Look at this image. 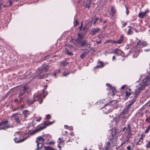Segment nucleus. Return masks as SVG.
I'll return each mask as SVG.
<instances>
[{
    "mask_svg": "<svg viewBox=\"0 0 150 150\" xmlns=\"http://www.w3.org/2000/svg\"><path fill=\"white\" fill-rule=\"evenodd\" d=\"M83 35L81 32L78 33L75 42L81 47H87L90 45V44L86 39H84Z\"/></svg>",
    "mask_w": 150,
    "mask_h": 150,
    "instance_id": "f257e3e1",
    "label": "nucleus"
},
{
    "mask_svg": "<svg viewBox=\"0 0 150 150\" xmlns=\"http://www.w3.org/2000/svg\"><path fill=\"white\" fill-rule=\"evenodd\" d=\"M34 100H31L30 99L27 100V103L29 105H31L33 104L36 100H38L40 104H41L44 98V96L42 94L34 95Z\"/></svg>",
    "mask_w": 150,
    "mask_h": 150,
    "instance_id": "f03ea898",
    "label": "nucleus"
},
{
    "mask_svg": "<svg viewBox=\"0 0 150 150\" xmlns=\"http://www.w3.org/2000/svg\"><path fill=\"white\" fill-rule=\"evenodd\" d=\"M117 139V130L115 129L114 131H112L111 134L109 136V141L112 144H115L116 143Z\"/></svg>",
    "mask_w": 150,
    "mask_h": 150,
    "instance_id": "7ed1b4c3",
    "label": "nucleus"
},
{
    "mask_svg": "<svg viewBox=\"0 0 150 150\" xmlns=\"http://www.w3.org/2000/svg\"><path fill=\"white\" fill-rule=\"evenodd\" d=\"M8 121L7 120H2L0 122V128L1 130H6V129L12 127L11 125H8Z\"/></svg>",
    "mask_w": 150,
    "mask_h": 150,
    "instance_id": "20e7f679",
    "label": "nucleus"
},
{
    "mask_svg": "<svg viewBox=\"0 0 150 150\" xmlns=\"http://www.w3.org/2000/svg\"><path fill=\"white\" fill-rule=\"evenodd\" d=\"M54 121L50 122L49 121H45L41 126L37 127L35 130V132H38L45 128L47 126L52 124Z\"/></svg>",
    "mask_w": 150,
    "mask_h": 150,
    "instance_id": "39448f33",
    "label": "nucleus"
},
{
    "mask_svg": "<svg viewBox=\"0 0 150 150\" xmlns=\"http://www.w3.org/2000/svg\"><path fill=\"white\" fill-rule=\"evenodd\" d=\"M106 85L108 88V90L109 92L108 93V94L112 96L115 95L117 91L115 88L114 87L112 86L109 83H106Z\"/></svg>",
    "mask_w": 150,
    "mask_h": 150,
    "instance_id": "423d86ee",
    "label": "nucleus"
},
{
    "mask_svg": "<svg viewBox=\"0 0 150 150\" xmlns=\"http://www.w3.org/2000/svg\"><path fill=\"white\" fill-rule=\"evenodd\" d=\"M27 91L28 89L26 86L25 85L21 88V92L18 96L21 101L23 99V98H22L21 96H23L24 94H25V93Z\"/></svg>",
    "mask_w": 150,
    "mask_h": 150,
    "instance_id": "0eeeda50",
    "label": "nucleus"
},
{
    "mask_svg": "<svg viewBox=\"0 0 150 150\" xmlns=\"http://www.w3.org/2000/svg\"><path fill=\"white\" fill-rule=\"evenodd\" d=\"M150 78V76L147 75L143 80V84L139 88L140 90L144 89L145 86L148 85L147 83H148L149 81V79Z\"/></svg>",
    "mask_w": 150,
    "mask_h": 150,
    "instance_id": "6e6552de",
    "label": "nucleus"
},
{
    "mask_svg": "<svg viewBox=\"0 0 150 150\" xmlns=\"http://www.w3.org/2000/svg\"><path fill=\"white\" fill-rule=\"evenodd\" d=\"M125 130V133H126L128 136H130L131 134L132 128L128 124L127 126L124 127L122 129V132H124Z\"/></svg>",
    "mask_w": 150,
    "mask_h": 150,
    "instance_id": "1a4fd4ad",
    "label": "nucleus"
},
{
    "mask_svg": "<svg viewBox=\"0 0 150 150\" xmlns=\"http://www.w3.org/2000/svg\"><path fill=\"white\" fill-rule=\"evenodd\" d=\"M50 66L47 64H43L42 65V68L40 70V73L41 74L42 72H47L49 69Z\"/></svg>",
    "mask_w": 150,
    "mask_h": 150,
    "instance_id": "9d476101",
    "label": "nucleus"
},
{
    "mask_svg": "<svg viewBox=\"0 0 150 150\" xmlns=\"http://www.w3.org/2000/svg\"><path fill=\"white\" fill-rule=\"evenodd\" d=\"M15 137L14 140L16 143H20L24 141L25 139L24 138L21 139V135L18 134H15Z\"/></svg>",
    "mask_w": 150,
    "mask_h": 150,
    "instance_id": "9b49d317",
    "label": "nucleus"
},
{
    "mask_svg": "<svg viewBox=\"0 0 150 150\" xmlns=\"http://www.w3.org/2000/svg\"><path fill=\"white\" fill-rule=\"evenodd\" d=\"M129 115H125L122 114H120V120L122 121V123H124L125 122L127 121L126 119H127L129 117Z\"/></svg>",
    "mask_w": 150,
    "mask_h": 150,
    "instance_id": "f8f14e48",
    "label": "nucleus"
},
{
    "mask_svg": "<svg viewBox=\"0 0 150 150\" xmlns=\"http://www.w3.org/2000/svg\"><path fill=\"white\" fill-rule=\"evenodd\" d=\"M148 45V44L146 41H141L139 40L137 43V45L139 46L140 47H146Z\"/></svg>",
    "mask_w": 150,
    "mask_h": 150,
    "instance_id": "ddd939ff",
    "label": "nucleus"
},
{
    "mask_svg": "<svg viewBox=\"0 0 150 150\" xmlns=\"http://www.w3.org/2000/svg\"><path fill=\"white\" fill-rule=\"evenodd\" d=\"M111 103L112 102H110L105 105L104 107L105 108V109L108 110L107 111H105L106 113H109L112 111V109H111L112 107V106L111 105Z\"/></svg>",
    "mask_w": 150,
    "mask_h": 150,
    "instance_id": "4468645a",
    "label": "nucleus"
},
{
    "mask_svg": "<svg viewBox=\"0 0 150 150\" xmlns=\"http://www.w3.org/2000/svg\"><path fill=\"white\" fill-rule=\"evenodd\" d=\"M36 142L37 143V149H39V145L40 144L39 141H41L42 142H43L45 141V139L41 136H39L37 138Z\"/></svg>",
    "mask_w": 150,
    "mask_h": 150,
    "instance_id": "2eb2a0df",
    "label": "nucleus"
},
{
    "mask_svg": "<svg viewBox=\"0 0 150 150\" xmlns=\"http://www.w3.org/2000/svg\"><path fill=\"white\" fill-rule=\"evenodd\" d=\"M18 114L17 113L11 116V117H13L14 120L18 124H20L21 121L20 120V118L18 116H16V115H18Z\"/></svg>",
    "mask_w": 150,
    "mask_h": 150,
    "instance_id": "dca6fc26",
    "label": "nucleus"
},
{
    "mask_svg": "<svg viewBox=\"0 0 150 150\" xmlns=\"http://www.w3.org/2000/svg\"><path fill=\"white\" fill-rule=\"evenodd\" d=\"M100 30V29L98 28H92L90 33L92 36H94Z\"/></svg>",
    "mask_w": 150,
    "mask_h": 150,
    "instance_id": "f3484780",
    "label": "nucleus"
},
{
    "mask_svg": "<svg viewBox=\"0 0 150 150\" xmlns=\"http://www.w3.org/2000/svg\"><path fill=\"white\" fill-rule=\"evenodd\" d=\"M92 0H86L85 1L84 5L85 8H88V9H89Z\"/></svg>",
    "mask_w": 150,
    "mask_h": 150,
    "instance_id": "a211bd4d",
    "label": "nucleus"
},
{
    "mask_svg": "<svg viewBox=\"0 0 150 150\" xmlns=\"http://www.w3.org/2000/svg\"><path fill=\"white\" fill-rule=\"evenodd\" d=\"M123 52L118 48H116L112 52V53L116 54L118 56H119L122 54V53Z\"/></svg>",
    "mask_w": 150,
    "mask_h": 150,
    "instance_id": "6ab92c4d",
    "label": "nucleus"
},
{
    "mask_svg": "<svg viewBox=\"0 0 150 150\" xmlns=\"http://www.w3.org/2000/svg\"><path fill=\"white\" fill-rule=\"evenodd\" d=\"M130 88H127L125 93V100H127L130 95L131 93L130 92Z\"/></svg>",
    "mask_w": 150,
    "mask_h": 150,
    "instance_id": "aec40b11",
    "label": "nucleus"
},
{
    "mask_svg": "<svg viewBox=\"0 0 150 150\" xmlns=\"http://www.w3.org/2000/svg\"><path fill=\"white\" fill-rule=\"evenodd\" d=\"M129 109L125 107L124 109L122 110V111L121 112V114L126 115H129L128 113V112Z\"/></svg>",
    "mask_w": 150,
    "mask_h": 150,
    "instance_id": "412c9836",
    "label": "nucleus"
},
{
    "mask_svg": "<svg viewBox=\"0 0 150 150\" xmlns=\"http://www.w3.org/2000/svg\"><path fill=\"white\" fill-rule=\"evenodd\" d=\"M116 12V9L114 8V7H111L110 8V13H109V15L112 17L114 16V14Z\"/></svg>",
    "mask_w": 150,
    "mask_h": 150,
    "instance_id": "4be33fe9",
    "label": "nucleus"
},
{
    "mask_svg": "<svg viewBox=\"0 0 150 150\" xmlns=\"http://www.w3.org/2000/svg\"><path fill=\"white\" fill-rule=\"evenodd\" d=\"M98 63L100 64L97 65L95 67V69L102 68L104 66L103 62L102 61H100L99 62H98Z\"/></svg>",
    "mask_w": 150,
    "mask_h": 150,
    "instance_id": "5701e85b",
    "label": "nucleus"
},
{
    "mask_svg": "<svg viewBox=\"0 0 150 150\" xmlns=\"http://www.w3.org/2000/svg\"><path fill=\"white\" fill-rule=\"evenodd\" d=\"M148 12L149 11H146L144 12H140L138 14V16L140 18H143L146 16V13Z\"/></svg>",
    "mask_w": 150,
    "mask_h": 150,
    "instance_id": "b1692460",
    "label": "nucleus"
},
{
    "mask_svg": "<svg viewBox=\"0 0 150 150\" xmlns=\"http://www.w3.org/2000/svg\"><path fill=\"white\" fill-rule=\"evenodd\" d=\"M124 39V36L123 35H121L120 38L118 40H117V44H120L122 43Z\"/></svg>",
    "mask_w": 150,
    "mask_h": 150,
    "instance_id": "393cba45",
    "label": "nucleus"
},
{
    "mask_svg": "<svg viewBox=\"0 0 150 150\" xmlns=\"http://www.w3.org/2000/svg\"><path fill=\"white\" fill-rule=\"evenodd\" d=\"M58 139L59 142H57L58 143V146L59 148H61V147L60 146L62 144V143L64 142V141L63 140V139L61 138H59Z\"/></svg>",
    "mask_w": 150,
    "mask_h": 150,
    "instance_id": "a878e982",
    "label": "nucleus"
},
{
    "mask_svg": "<svg viewBox=\"0 0 150 150\" xmlns=\"http://www.w3.org/2000/svg\"><path fill=\"white\" fill-rule=\"evenodd\" d=\"M111 144L110 142L108 141V142L107 144L106 145L105 147V150H109L110 149V144Z\"/></svg>",
    "mask_w": 150,
    "mask_h": 150,
    "instance_id": "bb28decb",
    "label": "nucleus"
},
{
    "mask_svg": "<svg viewBox=\"0 0 150 150\" xmlns=\"http://www.w3.org/2000/svg\"><path fill=\"white\" fill-rule=\"evenodd\" d=\"M69 64V63L64 61L61 62L60 66L62 67H65Z\"/></svg>",
    "mask_w": 150,
    "mask_h": 150,
    "instance_id": "cd10ccee",
    "label": "nucleus"
},
{
    "mask_svg": "<svg viewBox=\"0 0 150 150\" xmlns=\"http://www.w3.org/2000/svg\"><path fill=\"white\" fill-rule=\"evenodd\" d=\"M130 98L131 99L128 102V103H131L132 104H133L136 100V99L135 96L131 97Z\"/></svg>",
    "mask_w": 150,
    "mask_h": 150,
    "instance_id": "c85d7f7f",
    "label": "nucleus"
},
{
    "mask_svg": "<svg viewBox=\"0 0 150 150\" xmlns=\"http://www.w3.org/2000/svg\"><path fill=\"white\" fill-rule=\"evenodd\" d=\"M23 114L24 115V116L25 118H26L27 116L29 114L28 113V111L27 110H25L23 113Z\"/></svg>",
    "mask_w": 150,
    "mask_h": 150,
    "instance_id": "c756f323",
    "label": "nucleus"
},
{
    "mask_svg": "<svg viewBox=\"0 0 150 150\" xmlns=\"http://www.w3.org/2000/svg\"><path fill=\"white\" fill-rule=\"evenodd\" d=\"M44 149L45 150H54V149L50 146H44Z\"/></svg>",
    "mask_w": 150,
    "mask_h": 150,
    "instance_id": "7c9ffc66",
    "label": "nucleus"
},
{
    "mask_svg": "<svg viewBox=\"0 0 150 150\" xmlns=\"http://www.w3.org/2000/svg\"><path fill=\"white\" fill-rule=\"evenodd\" d=\"M87 53L86 52H83L80 56V57L81 59L84 58L86 56Z\"/></svg>",
    "mask_w": 150,
    "mask_h": 150,
    "instance_id": "2f4dec72",
    "label": "nucleus"
},
{
    "mask_svg": "<svg viewBox=\"0 0 150 150\" xmlns=\"http://www.w3.org/2000/svg\"><path fill=\"white\" fill-rule=\"evenodd\" d=\"M141 90H140V89L139 88H137L136 89L134 92V93L135 95L134 96L136 97V96L139 93Z\"/></svg>",
    "mask_w": 150,
    "mask_h": 150,
    "instance_id": "473e14b6",
    "label": "nucleus"
},
{
    "mask_svg": "<svg viewBox=\"0 0 150 150\" xmlns=\"http://www.w3.org/2000/svg\"><path fill=\"white\" fill-rule=\"evenodd\" d=\"M47 86H45V87L44 89L43 90V93L44 95H42L44 96V97L48 94V92H46V93H45V90L46 89Z\"/></svg>",
    "mask_w": 150,
    "mask_h": 150,
    "instance_id": "72a5a7b5",
    "label": "nucleus"
},
{
    "mask_svg": "<svg viewBox=\"0 0 150 150\" xmlns=\"http://www.w3.org/2000/svg\"><path fill=\"white\" fill-rule=\"evenodd\" d=\"M127 104L126 106H125V107L130 109V107L133 104L131 103H128V102H127Z\"/></svg>",
    "mask_w": 150,
    "mask_h": 150,
    "instance_id": "f704fd0d",
    "label": "nucleus"
},
{
    "mask_svg": "<svg viewBox=\"0 0 150 150\" xmlns=\"http://www.w3.org/2000/svg\"><path fill=\"white\" fill-rule=\"evenodd\" d=\"M128 28H129V29L128 30L127 33L128 35H129L131 33L132 31L131 30V28L130 26H128Z\"/></svg>",
    "mask_w": 150,
    "mask_h": 150,
    "instance_id": "c9c22d12",
    "label": "nucleus"
},
{
    "mask_svg": "<svg viewBox=\"0 0 150 150\" xmlns=\"http://www.w3.org/2000/svg\"><path fill=\"white\" fill-rule=\"evenodd\" d=\"M150 129V125L145 130L144 132L145 133H147L149 132Z\"/></svg>",
    "mask_w": 150,
    "mask_h": 150,
    "instance_id": "e433bc0d",
    "label": "nucleus"
},
{
    "mask_svg": "<svg viewBox=\"0 0 150 150\" xmlns=\"http://www.w3.org/2000/svg\"><path fill=\"white\" fill-rule=\"evenodd\" d=\"M55 144V142L54 141H49L46 144H50L52 145V144Z\"/></svg>",
    "mask_w": 150,
    "mask_h": 150,
    "instance_id": "4c0bfd02",
    "label": "nucleus"
},
{
    "mask_svg": "<svg viewBox=\"0 0 150 150\" xmlns=\"http://www.w3.org/2000/svg\"><path fill=\"white\" fill-rule=\"evenodd\" d=\"M74 26H77L79 24V22L77 20H76L74 22Z\"/></svg>",
    "mask_w": 150,
    "mask_h": 150,
    "instance_id": "58836bf2",
    "label": "nucleus"
},
{
    "mask_svg": "<svg viewBox=\"0 0 150 150\" xmlns=\"http://www.w3.org/2000/svg\"><path fill=\"white\" fill-rule=\"evenodd\" d=\"M146 147L147 148H150V140L146 145Z\"/></svg>",
    "mask_w": 150,
    "mask_h": 150,
    "instance_id": "ea45409f",
    "label": "nucleus"
},
{
    "mask_svg": "<svg viewBox=\"0 0 150 150\" xmlns=\"http://www.w3.org/2000/svg\"><path fill=\"white\" fill-rule=\"evenodd\" d=\"M60 70L59 69H57V70H55L54 72V74H55V76H56V74L57 73H58L59 72H60Z\"/></svg>",
    "mask_w": 150,
    "mask_h": 150,
    "instance_id": "a19ab883",
    "label": "nucleus"
},
{
    "mask_svg": "<svg viewBox=\"0 0 150 150\" xmlns=\"http://www.w3.org/2000/svg\"><path fill=\"white\" fill-rule=\"evenodd\" d=\"M146 121L148 123H150V116L146 118Z\"/></svg>",
    "mask_w": 150,
    "mask_h": 150,
    "instance_id": "79ce46f5",
    "label": "nucleus"
},
{
    "mask_svg": "<svg viewBox=\"0 0 150 150\" xmlns=\"http://www.w3.org/2000/svg\"><path fill=\"white\" fill-rule=\"evenodd\" d=\"M51 118V116L50 115V114H47L46 115V118L47 120H49Z\"/></svg>",
    "mask_w": 150,
    "mask_h": 150,
    "instance_id": "37998d69",
    "label": "nucleus"
},
{
    "mask_svg": "<svg viewBox=\"0 0 150 150\" xmlns=\"http://www.w3.org/2000/svg\"><path fill=\"white\" fill-rule=\"evenodd\" d=\"M122 28H123L127 25V23L125 22H122Z\"/></svg>",
    "mask_w": 150,
    "mask_h": 150,
    "instance_id": "c03bdc74",
    "label": "nucleus"
},
{
    "mask_svg": "<svg viewBox=\"0 0 150 150\" xmlns=\"http://www.w3.org/2000/svg\"><path fill=\"white\" fill-rule=\"evenodd\" d=\"M143 139H141V138H140L138 140V141L137 142V144H141V143H140V142H141L142 141V142H143Z\"/></svg>",
    "mask_w": 150,
    "mask_h": 150,
    "instance_id": "a18cd8bd",
    "label": "nucleus"
},
{
    "mask_svg": "<svg viewBox=\"0 0 150 150\" xmlns=\"http://www.w3.org/2000/svg\"><path fill=\"white\" fill-rule=\"evenodd\" d=\"M66 53L67 54L70 56L73 55V53L69 51L67 52Z\"/></svg>",
    "mask_w": 150,
    "mask_h": 150,
    "instance_id": "49530a36",
    "label": "nucleus"
},
{
    "mask_svg": "<svg viewBox=\"0 0 150 150\" xmlns=\"http://www.w3.org/2000/svg\"><path fill=\"white\" fill-rule=\"evenodd\" d=\"M69 74V72H66L65 71H64L63 73V75L64 76H67Z\"/></svg>",
    "mask_w": 150,
    "mask_h": 150,
    "instance_id": "de8ad7c7",
    "label": "nucleus"
},
{
    "mask_svg": "<svg viewBox=\"0 0 150 150\" xmlns=\"http://www.w3.org/2000/svg\"><path fill=\"white\" fill-rule=\"evenodd\" d=\"M83 27V23H82V22L81 23V24L79 28L80 31H81L82 30Z\"/></svg>",
    "mask_w": 150,
    "mask_h": 150,
    "instance_id": "09e8293b",
    "label": "nucleus"
},
{
    "mask_svg": "<svg viewBox=\"0 0 150 150\" xmlns=\"http://www.w3.org/2000/svg\"><path fill=\"white\" fill-rule=\"evenodd\" d=\"M40 78L41 79L43 78H44L45 77H46L45 75V74H42V75H40Z\"/></svg>",
    "mask_w": 150,
    "mask_h": 150,
    "instance_id": "8fccbe9b",
    "label": "nucleus"
},
{
    "mask_svg": "<svg viewBox=\"0 0 150 150\" xmlns=\"http://www.w3.org/2000/svg\"><path fill=\"white\" fill-rule=\"evenodd\" d=\"M98 21V18H96L95 19V21H94V23H93V24L94 25H95L96 23Z\"/></svg>",
    "mask_w": 150,
    "mask_h": 150,
    "instance_id": "3c124183",
    "label": "nucleus"
},
{
    "mask_svg": "<svg viewBox=\"0 0 150 150\" xmlns=\"http://www.w3.org/2000/svg\"><path fill=\"white\" fill-rule=\"evenodd\" d=\"M125 8H126V13L127 15H128V14H129V11L128 9L127 8L126 6H125Z\"/></svg>",
    "mask_w": 150,
    "mask_h": 150,
    "instance_id": "603ef678",
    "label": "nucleus"
},
{
    "mask_svg": "<svg viewBox=\"0 0 150 150\" xmlns=\"http://www.w3.org/2000/svg\"><path fill=\"white\" fill-rule=\"evenodd\" d=\"M127 150H131V146L130 145L128 146L127 147Z\"/></svg>",
    "mask_w": 150,
    "mask_h": 150,
    "instance_id": "864d4df0",
    "label": "nucleus"
},
{
    "mask_svg": "<svg viewBox=\"0 0 150 150\" xmlns=\"http://www.w3.org/2000/svg\"><path fill=\"white\" fill-rule=\"evenodd\" d=\"M127 143V142H126L125 140L122 143L121 145H122L123 144H125Z\"/></svg>",
    "mask_w": 150,
    "mask_h": 150,
    "instance_id": "5fc2aeb1",
    "label": "nucleus"
},
{
    "mask_svg": "<svg viewBox=\"0 0 150 150\" xmlns=\"http://www.w3.org/2000/svg\"><path fill=\"white\" fill-rule=\"evenodd\" d=\"M111 43H112L117 44V40H112Z\"/></svg>",
    "mask_w": 150,
    "mask_h": 150,
    "instance_id": "6e6d98bb",
    "label": "nucleus"
},
{
    "mask_svg": "<svg viewBox=\"0 0 150 150\" xmlns=\"http://www.w3.org/2000/svg\"><path fill=\"white\" fill-rule=\"evenodd\" d=\"M141 136V139H143V137H144L145 135H144V134H142L140 135Z\"/></svg>",
    "mask_w": 150,
    "mask_h": 150,
    "instance_id": "4d7b16f0",
    "label": "nucleus"
},
{
    "mask_svg": "<svg viewBox=\"0 0 150 150\" xmlns=\"http://www.w3.org/2000/svg\"><path fill=\"white\" fill-rule=\"evenodd\" d=\"M11 0H10L9 1V6H8L9 7L11 6L13 4L12 2L11 1Z\"/></svg>",
    "mask_w": 150,
    "mask_h": 150,
    "instance_id": "13d9d810",
    "label": "nucleus"
},
{
    "mask_svg": "<svg viewBox=\"0 0 150 150\" xmlns=\"http://www.w3.org/2000/svg\"><path fill=\"white\" fill-rule=\"evenodd\" d=\"M126 87L125 85H123L121 87V89H123Z\"/></svg>",
    "mask_w": 150,
    "mask_h": 150,
    "instance_id": "bf43d9fd",
    "label": "nucleus"
},
{
    "mask_svg": "<svg viewBox=\"0 0 150 150\" xmlns=\"http://www.w3.org/2000/svg\"><path fill=\"white\" fill-rule=\"evenodd\" d=\"M144 51L145 52H149L150 51V49H145L144 50Z\"/></svg>",
    "mask_w": 150,
    "mask_h": 150,
    "instance_id": "052dcab7",
    "label": "nucleus"
},
{
    "mask_svg": "<svg viewBox=\"0 0 150 150\" xmlns=\"http://www.w3.org/2000/svg\"><path fill=\"white\" fill-rule=\"evenodd\" d=\"M125 141H126V142H128L129 141V138H128V137H127L126 139H125Z\"/></svg>",
    "mask_w": 150,
    "mask_h": 150,
    "instance_id": "680f3d73",
    "label": "nucleus"
},
{
    "mask_svg": "<svg viewBox=\"0 0 150 150\" xmlns=\"http://www.w3.org/2000/svg\"><path fill=\"white\" fill-rule=\"evenodd\" d=\"M42 118L41 117H40L38 118V119L37 120V121L38 122H39L40 121V120H41Z\"/></svg>",
    "mask_w": 150,
    "mask_h": 150,
    "instance_id": "e2e57ef3",
    "label": "nucleus"
},
{
    "mask_svg": "<svg viewBox=\"0 0 150 150\" xmlns=\"http://www.w3.org/2000/svg\"><path fill=\"white\" fill-rule=\"evenodd\" d=\"M101 41H97L96 42V43L97 44H100L101 43Z\"/></svg>",
    "mask_w": 150,
    "mask_h": 150,
    "instance_id": "0e129e2a",
    "label": "nucleus"
},
{
    "mask_svg": "<svg viewBox=\"0 0 150 150\" xmlns=\"http://www.w3.org/2000/svg\"><path fill=\"white\" fill-rule=\"evenodd\" d=\"M112 60L113 61H114L115 59H116V58L115 57V56H113L112 57Z\"/></svg>",
    "mask_w": 150,
    "mask_h": 150,
    "instance_id": "69168bd1",
    "label": "nucleus"
},
{
    "mask_svg": "<svg viewBox=\"0 0 150 150\" xmlns=\"http://www.w3.org/2000/svg\"><path fill=\"white\" fill-rule=\"evenodd\" d=\"M86 27H87V26L86 25L84 26V27L83 28V30H85V29L86 28Z\"/></svg>",
    "mask_w": 150,
    "mask_h": 150,
    "instance_id": "338daca9",
    "label": "nucleus"
},
{
    "mask_svg": "<svg viewBox=\"0 0 150 150\" xmlns=\"http://www.w3.org/2000/svg\"><path fill=\"white\" fill-rule=\"evenodd\" d=\"M18 101V100L17 99H15L14 100V102H16Z\"/></svg>",
    "mask_w": 150,
    "mask_h": 150,
    "instance_id": "774afa93",
    "label": "nucleus"
}]
</instances>
